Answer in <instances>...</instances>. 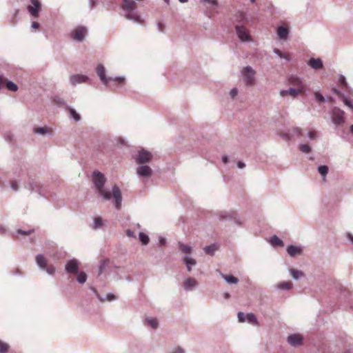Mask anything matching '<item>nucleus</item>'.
Instances as JSON below:
<instances>
[{
  "instance_id": "11",
  "label": "nucleus",
  "mask_w": 353,
  "mask_h": 353,
  "mask_svg": "<svg viewBox=\"0 0 353 353\" xmlns=\"http://www.w3.org/2000/svg\"><path fill=\"white\" fill-rule=\"evenodd\" d=\"M305 89L295 88H290L287 90H281L279 92V94L282 97H285L286 96H291L293 99H295L298 97L300 93L303 92Z\"/></svg>"
},
{
  "instance_id": "19",
  "label": "nucleus",
  "mask_w": 353,
  "mask_h": 353,
  "mask_svg": "<svg viewBox=\"0 0 353 353\" xmlns=\"http://www.w3.org/2000/svg\"><path fill=\"white\" fill-rule=\"evenodd\" d=\"M90 290L94 292V294L96 295L97 298L99 299L100 302H104L105 301H112L117 300V297L115 295L112 294H107L105 298H103L99 294V292L94 288L91 287Z\"/></svg>"
},
{
  "instance_id": "28",
  "label": "nucleus",
  "mask_w": 353,
  "mask_h": 353,
  "mask_svg": "<svg viewBox=\"0 0 353 353\" xmlns=\"http://www.w3.org/2000/svg\"><path fill=\"white\" fill-rule=\"evenodd\" d=\"M109 263L110 260L108 259H102L100 261V264L99 265V276L103 273L104 269L108 265Z\"/></svg>"
},
{
  "instance_id": "27",
  "label": "nucleus",
  "mask_w": 353,
  "mask_h": 353,
  "mask_svg": "<svg viewBox=\"0 0 353 353\" xmlns=\"http://www.w3.org/2000/svg\"><path fill=\"white\" fill-rule=\"evenodd\" d=\"M270 243L273 246L282 247L283 246V241L280 239L277 236H273L270 239Z\"/></svg>"
},
{
  "instance_id": "5",
  "label": "nucleus",
  "mask_w": 353,
  "mask_h": 353,
  "mask_svg": "<svg viewBox=\"0 0 353 353\" xmlns=\"http://www.w3.org/2000/svg\"><path fill=\"white\" fill-rule=\"evenodd\" d=\"M243 81L247 85L254 83L256 71L250 65L245 66L241 71Z\"/></svg>"
},
{
  "instance_id": "40",
  "label": "nucleus",
  "mask_w": 353,
  "mask_h": 353,
  "mask_svg": "<svg viewBox=\"0 0 353 353\" xmlns=\"http://www.w3.org/2000/svg\"><path fill=\"white\" fill-rule=\"evenodd\" d=\"M34 134H43L46 133H50V130L47 127H40L34 129Z\"/></svg>"
},
{
  "instance_id": "45",
  "label": "nucleus",
  "mask_w": 353,
  "mask_h": 353,
  "mask_svg": "<svg viewBox=\"0 0 353 353\" xmlns=\"http://www.w3.org/2000/svg\"><path fill=\"white\" fill-rule=\"evenodd\" d=\"M314 95L315 99L319 102H324L325 101V97L319 92H315Z\"/></svg>"
},
{
  "instance_id": "52",
  "label": "nucleus",
  "mask_w": 353,
  "mask_h": 353,
  "mask_svg": "<svg viewBox=\"0 0 353 353\" xmlns=\"http://www.w3.org/2000/svg\"><path fill=\"white\" fill-rule=\"evenodd\" d=\"M238 94V90L236 88H232L230 92V95L232 99H234Z\"/></svg>"
},
{
  "instance_id": "8",
  "label": "nucleus",
  "mask_w": 353,
  "mask_h": 353,
  "mask_svg": "<svg viewBox=\"0 0 353 353\" xmlns=\"http://www.w3.org/2000/svg\"><path fill=\"white\" fill-rule=\"evenodd\" d=\"M87 33V30L83 26H78L74 28L70 33L71 37L77 42H82Z\"/></svg>"
},
{
  "instance_id": "44",
  "label": "nucleus",
  "mask_w": 353,
  "mask_h": 353,
  "mask_svg": "<svg viewBox=\"0 0 353 353\" xmlns=\"http://www.w3.org/2000/svg\"><path fill=\"white\" fill-rule=\"evenodd\" d=\"M339 81L343 86V88L345 89H347L348 85H347V83L346 81V79H345V77L343 75H342V74L340 75L339 79Z\"/></svg>"
},
{
  "instance_id": "21",
  "label": "nucleus",
  "mask_w": 353,
  "mask_h": 353,
  "mask_svg": "<svg viewBox=\"0 0 353 353\" xmlns=\"http://www.w3.org/2000/svg\"><path fill=\"white\" fill-rule=\"evenodd\" d=\"M307 64L314 70H319L323 68V61L320 58H311L308 60Z\"/></svg>"
},
{
  "instance_id": "9",
  "label": "nucleus",
  "mask_w": 353,
  "mask_h": 353,
  "mask_svg": "<svg viewBox=\"0 0 353 353\" xmlns=\"http://www.w3.org/2000/svg\"><path fill=\"white\" fill-rule=\"evenodd\" d=\"M30 1L32 5L28 6L27 10L31 16L38 18L41 10V3L39 0H30Z\"/></svg>"
},
{
  "instance_id": "37",
  "label": "nucleus",
  "mask_w": 353,
  "mask_h": 353,
  "mask_svg": "<svg viewBox=\"0 0 353 353\" xmlns=\"http://www.w3.org/2000/svg\"><path fill=\"white\" fill-rule=\"evenodd\" d=\"M299 150L303 153L307 154V153H310L311 152L312 148H311V147L310 146V145L308 143H303V144H300L299 145Z\"/></svg>"
},
{
  "instance_id": "26",
  "label": "nucleus",
  "mask_w": 353,
  "mask_h": 353,
  "mask_svg": "<svg viewBox=\"0 0 353 353\" xmlns=\"http://www.w3.org/2000/svg\"><path fill=\"white\" fill-rule=\"evenodd\" d=\"M217 248L218 245L216 244H212L210 245L205 246L203 248V251L205 252V254L213 256Z\"/></svg>"
},
{
  "instance_id": "32",
  "label": "nucleus",
  "mask_w": 353,
  "mask_h": 353,
  "mask_svg": "<svg viewBox=\"0 0 353 353\" xmlns=\"http://www.w3.org/2000/svg\"><path fill=\"white\" fill-rule=\"evenodd\" d=\"M103 225V219L100 216L95 217L93 220L92 228L97 230Z\"/></svg>"
},
{
  "instance_id": "20",
  "label": "nucleus",
  "mask_w": 353,
  "mask_h": 353,
  "mask_svg": "<svg viewBox=\"0 0 353 353\" xmlns=\"http://www.w3.org/2000/svg\"><path fill=\"white\" fill-rule=\"evenodd\" d=\"M183 263L185 264L187 270L190 272L193 266L196 265V261L189 255H185L183 258Z\"/></svg>"
},
{
  "instance_id": "61",
  "label": "nucleus",
  "mask_w": 353,
  "mask_h": 353,
  "mask_svg": "<svg viewBox=\"0 0 353 353\" xmlns=\"http://www.w3.org/2000/svg\"><path fill=\"white\" fill-rule=\"evenodd\" d=\"M281 136L285 140H289L291 138L290 134H288V133H283V134H282Z\"/></svg>"
},
{
  "instance_id": "30",
  "label": "nucleus",
  "mask_w": 353,
  "mask_h": 353,
  "mask_svg": "<svg viewBox=\"0 0 353 353\" xmlns=\"http://www.w3.org/2000/svg\"><path fill=\"white\" fill-rule=\"evenodd\" d=\"M318 172L321 175V176L323 177V179L325 181V177L327 174V172H328V167L327 165H319L318 167Z\"/></svg>"
},
{
  "instance_id": "10",
  "label": "nucleus",
  "mask_w": 353,
  "mask_h": 353,
  "mask_svg": "<svg viewBox=\"0 0 353 353\" xmlns=\"http://www.w3.org/2000/svg\"><path fill=\"white\" fill-rule=\"evenodd\" d=\"M152 154H151V152L145 150H141L139 151L138 154H137L135 161L138 164L141 165L150 162L152 160Z\"/></svg>"
},
{
  "instance_id": "64",
  "label": "nucleus",
  "mask_w": 353,
  "mask_h": 353,
  "mask_svg": "<svg viewBox=\"0 0 353 353\" xmlns=\"http://www.w3.org/2000/svg\"><path fill=\"white\" fill-rule=\"evenodd\" d=\"M347 239L350 240V241L353 243V234H350V233H348L347 234Z\"/></svg>"
},
{
  "instance_id": "13",
  "label": "nucleus",
  "mask_w": 353,
  "mask_h": 353,
  "mask_svg": "<svg viewBox=\"0 0 353 353\" xmlns=\"http://www.w3.org/2000/svg\"><path fill=\"white\" fill-rule=\"evenodd\" d=\"M199 283L197 281L192 277L187 278L182 284V288L185 291H192L197 288Z\"/></svg>"
},
{
  "instance_id": "47",
  "label": "nucleus",
  "mask_w": 353,
  "mask_h": 353,
  "mask_svg": "<svg viewBox=\"0 0 353 353\" xmlns=\"http://www.w3.org/2000/svg\"><path fill=\"white\" fill-rule=\"evenodd\" d=\"M33 232H34L33 229H30L28 230H23L21 229H19L17 230V233L21 234V235H28V234H30L31 233H32Z\"/></svg>"
},
{
  "instance_id": "7",
  "label": "nucleus",
  "mask_w": 353,
  "mask_h": 353,
  "mask_svg": "<svg viewBox=\"0 0 353 353\" xmlns=\"http://www.w3.org/2000/svg\"><path fill=\"white\" fill-rule=\"evenodd\" d=\"M236 35L242 42H250L252 41V37L249 31L243 26H236L235 27Z\"/></svg>"
},
{
  "instance_id": "54",
  "label": "nucleus",
  "mask_w": 353,
  "mask_h": 353,
  "mask_svg": "<svg viewBox=\"0 0 353 353\" xmlns=\"http://www.w3.org/2000/svg\"><path fill=\"white\" fill-rule=\"evenodd\" d=\"M6 79L3 77L2 75H0V89L5 86L6 83Z\"/></svg>"
},
{
  "instance_id": "55",
  "label": "nucleus",
  "mask_w": 353,
  "mask_h": 353,
  "mask_svg": "<svg viewBox=\"0 0 353 353\" xmlns=\"http://www.w3.org/2000/svg\"><path fill=\"white\" fill-rule=\"evenodd\" d=\"M125 233H126V235L128 237L136 238L134 232L132 230H130V229L127 230Z\"/></svg>"
},
{
  "instance_id": "58",
  "label": "nucleus",
  "mask_w": 353,
  "mask_h": 353,
  "mask_svg": "<svg viewBox=\"0 0 353 353\" xmlns=\"http://www.w3.org/2000/svg\"><path fill=\"white\" fill-rule=\"evenodd\" d=\"M274 53H275L279 57L281 58L283 57V54L279 49L274 48L273 50Z\"/></svg>"
},
{
  "instance_id": "33",
  "label": "nucleus",
  "mask_w": 353,
  "mask_h": 353,
  "mask_svg": "<svg viewBox=\"0 0 353 353\" xmlns=\"http://www.w3.org/2000/svg\"><path fill=\"white\" fill-rule=\"evenodd\" d=\"M178 244H179V248L181 252L186 253V254L191 252V251H192L191 246H190L188 245L183 244L181 242H179Z\"/></svg>"
},
{
  "instance_id": "22",
  "label": "nucleus",
  "mask_w": 353,
  "mask_h": 353,
  "mask_svg": "<svg viewBox=\"0 0 353 353\" xmlns=\"http://www.w3.org/2000/svg\"><path fill=\"white\" fill-rule=\"evenodd\" d=\"M287 252L290 256H295L296 255H300L302 254V249L294 245H290L287 247Z\"/></svg>"
},
{
  "instance_id": "49",
  "label": "nucleus",
  "mask_w": 353,
  "mask_h": 353,
  "mask_svg": "<svg viewBox=\"0 0 353 353\" xmlns=\"http://www.w3.org/2000/svg\"><path fill=\"white\" fill-rule=\"evenodd\" d=\"M170 353H185V350L180 346L175 347Z\"/></svg>"
},
{
  "instance_id": "6",
  "label": "nucleus",
  "mask_w": 353,
  "mask_h": 353,
  "mask_svg": "<svg viewBox=\"0 0 353 353\" xmlns=\"http://www.w3.org/2000/svg\"><path fill=\"white\" fill-rule=\"evenodd\" d=\"M24 188L31 192H37L40 196H43L46 194V190L43 187L37 182L34 181L32 179H30L27 183L24 184Z\"/></svg>"
},
{
  "instance_id": "39",
  "label": "nucleus",
  "mask_w": 353,
  "mask_h": 353,
  "mask_svg": "<svg viewBox=\"0 0 353 353\" xmlns=\"http://www.w3.org/2000/svg\"><path fill=\"white\" fill-rule=\"evenodd\" d=\"M77 280L80 284H83L87 280L86 274L84 272H80L78 274Z\"/></svg>"
},
{
  "instance_id": "59",
  "label": "nucleus",
  "mask_w": 353,
  "mask_h": 353,
  "mask_svg": "<svg viewBox=\"0 0 353 353\" xmlns=\"http://www.w3.org/2000/svg\"><path fill=\"white\" fill-rule=\"evenodd\" d=\"M31 27L34 29V30H37L39 28V23L36 22V21H32V24H31Z\"/></svg>"
},
{
  "instance_id": "34",
  "label": "nucleus",
  "mask_w": 353,
  "mask_h": 353,
  "mask_svg": "<svg viewBox=\"0 0 353 353\" xmlns=\"http://www.w3.org/2000/svg\"><path fill=\"white\" fill-rule=\"evenodd\" d=\"M145 323L150 326L153 329H156L158 327V321L156 319L149 318L145 320Z\"/></svg>"
},
{
  "instance_id": "2",
  "label": "nucleus",
  "mask_w": 353,
  "mask_h": 353,
  "mask_svg": "<svg viewBox=\"0 0 353 353\" xmlns=\"http://www.w3.org/2000/svg\"><path fill=\"white\" fill-rule=\"evenodd\" d=\"M97 73L98 77L100 79V81L101 83L107 85L110 81H113L117 85H120L123 83L124 82V77H119L115 78L112 77H108L105 74V68L102 64H99L97 68Z\"/></svg>"
},
{
  "instance_id": "35",
  "label": "nucleus",
  "mask_w": 353,
  "mask_h": 353,
  "mask_svg": "<svg viewBox=\"0 0 353 353\" xmlns=\"http://www.w3.org/2000/svg\"><path fill=\"white\" fill-rule=\"evenodd\" d=\"M69 113L70 117L74 119L75 121H79L81 120V116L76 112V110L73 108L69 109Z\"/></svg>"
},
{
  "instance_id": "23",
  "label": "nucleus",
  "mask_w": 353,
  "mask_h": 353,
  "mask_svg": "<svg viewBox=\"0 0 353 353\" xmlns=\"http://www.w3.org/2000/svg\"><path fill=\"white\" fill-rule=\"evenodd\" d=\"M289 30L284 26H280L277 28V34L281 39L285 40L288 38Z\"/></svg>"
},
{
  "instance_id": "43",
  "label": "nucleus",
  "mask_w": 353,
  "mask_h": 353,
  "mask_svg": "<svg viewBox=\"0 0 353 353\" xmlns=\"http://www.w3.org/2000/svg\"><path fill=\"white\" fill-rule=\"evenodd\" d=\"M307 137L310 140H315L317 138V132L314 130H311L307 133Z\"/></svg>"
},
{
  "instance_id": "41",
  "label": "nucleus",
  "mask_w": 353,
  "mask_h": 353,
  "mask_svg": "<svg viewBox=\"0 0 353 353\" xmlns=\"http://www.w3.org/2000/svg\"><path fill=\"white\" fill-rule=\"evenodd\" d=\"M9 349V345L0 341V353H7Z\"/></svg>"
},
{
  "instance_id": "1",
  "label": "nucleus",
  "mask_w": 353,
  "mask_h": 353,
  "mask_svg": "<svg viewBox=\"0 0 353 353\" xmlns=\"http://www.w3.org/2000/svg\"><path fill=\"white\" fill-rule=\"evenodd\" d=\"M92 182L99 196L105 201H109L113 198L114 207L117 210H120L121 208L122 195L119 187L117 185H113L112 192H110L104 189L106 178L103 173L98 170H95L92 172Z\"/></svg>"
},
{
  "instance_id": "50",
  "label": "nucleus",
  "mask_w": 353,
  "mask_h": 353,
  "mask_svg": "<svg viewBox=\"0 0 353 353\" xmlns=\"http://www.w3.org/2000/svg\"><path fill=\"white\" fill-rule=\"evenodd\" d=\"M237 316H238V319H239V322H245V321L246 314H245L243 312H239Z\"/></svg>"
},
{
  "instance_id": "12",
  "label": "nucleus",
  "mask_w": 353,
  "mask_h": 353,
  "mask_svg": "<svg viewBox=\"0 0 353 353\" xmlns=\"http://www.w3.org/2000/svg\"><path fill=\"white\" fill-rule=\"evenodd\" d=\"M303 337L300 334H293L288 336L287 341L293 346L297 347L302 345Z\"/></svg>"
},
{
  "instance_id": "18",
  "label": "nucleus",
  "mask_w": 353,
  "mask_h": 353,
  "mask_svg": "<svg viewBox=\"0 0 353 353\" xmlns=\"http://www.w3.org/2000/svg\"><path fill=\"white\" fill-rule=\"evenodd\" d=\"M236 216V214L234 212L228 213L225 211H221L219 212V217L220 220L234 219L236 223H240V222L238 221Z\"/></svg>"
},
{
  "instance_id": "29",
  "label": "nucleus",
  "mask_w": 353,
  "mask_h": 353,
  "mask_svg": "<svg viewBox=\"0 0 353 353\" xmlns=\"http://www.w3.org/2000/svg\"><path fill=\"white\" fill-rule=\"evenodd\" d=\"M223 279L230 284H236L239 279L233 275H223L222 274Z\"/></svg>"
},
{
  "instance_id": "46",
  "label": "nucleus",
  "mask_w": 353,
  "mask_h": 353,
  "mask_svg": "<svg viewBox=\"0 0 353 353\" xmlns=\"http://www.w3.org/2000/svg\"><path fill=\"white\" fill-rule=\"evenodd\" d=\"M201 1L212 7L218 6L217 0H201Z\"/></svg>"
},
{
  "instance_id": "36",
  "label": "nucleus",
  "mask_w": 353,
  "mask_h": 353,
  "mask_svg": "<svg viewBox=\"0 0 353 353\" xmlns=\"http://www.w3.org/2000/svg\"><path fill=\"white\" fill-rule=\"evenodd\" d=\"M139 239L141 241V242L143 244V245H148L149 241H150V239H149V236L143 233V232H140L139 234Z\"/></svg>"
},
{
  "instance_id": "48",
  "label": "nucleus",
  "mask_w": 353,
  "mask_h": 353,
  "mask_svg": "<svg viewBox=\"0 0 353 353\" xmlns=\"http://www.w3.org/2000/svg\"><path fill=\"white\" fill-rule=\"evenodd\" d=\"M292 135H296L297 137L302 136V130L300 128L296 127L292 129Z\"/></svg>"
},
{
  "instance_id": "16",
  "label": "nucleus",
  "mask_w": 353,
  "mask_h": 353,
  "mask_svg": "<svg viewBox=\"0 0 353 353\" xmlns=\"http://www.w3.org/2000/svg\"><path fill=\"white\" fill-rule=\"evenodd\" d=\"M152 173V170L147 165H141L137 168V174L139 176L150 177Z\"/></svg>"
},
{
  "instance_id": "51",
  "label": "nucleus",
  "mask_w": 353,
  "mask_h": 353,
  "mask_svg": "<svg viewBox=\"0 0 353 353\" xmlns=\"http://www.w3.org/2000/svg\"><path fill=\"white\" fill-rule=\"evenodd\" d=\"M10 187L14 191L19 190V185L16 181H12L10 182Z\"/></svg>"
},
{
  "instance_id": "56",
  "label": "nucleus",
  "mask_w": 353,
  "mask_h": 353,
  "mask_svg": "<svg viewBox=\"0 0 353 353\" xmlns=\"http://www.w3.org/2000/svg\"><path fill=\"white\" fill-rule=\"evenodd\" d=\"M157 28H158L159 32H163V30L165 29L164 23L163 22H159L157 23Z\"/></svg>"
},
{
  "instance_id": "57",
  "label": "nucleus",
  "mask_w": 353,
  "mask_h": 353,
  "mask_svg": "<svg viewBox=\"0 0 353 353\" xmlns=\"http://www.w3.org/2000/svg\"><path fill=\"white\" fill-rule=\"evenodd\" d=\"M159 243L161 245H165L166 243V240L163 236H159Z\"/></svg>"
},
{
  "instance_id": "4",
  "label": "nucleus",
  "mask_w": 353,
  "mask_h": 353,
  "mask_svg": "<svg viewBox=\"0 0 353 353\" xmlns=\"http://www.w3.org/2000/svg\"><path fill=\"white\" fill-rule=\"evenodd\" d=\"M36 263L39 268L46 271L48 274L52 275L55 272V268L52 265H48L46 259L42 254H39L35 258Z\"/></svg>"
},
{
  "instance_id": "42",
  "label": "nucleus",
  "mask_w": 353,
  "mask_h": 353,
  "mask_svg": "<svg viewBox=\"0 0 353 353\" xmlns=\"http://www.w3.org/2000/svg\"><path fill=\"white\" fill-rule=\"evenodd\" d=\"M341 99L343 101L344 104L347 105L348 108H350L351 110H353V104L350 100L347 99L345 95H343V97H341Z\"/></svg>"
},
{
  "instance_id": "3",
  "label": "nucleus",
  "mask_w": 353,
  "mask_h": 353,
  "mask_svg": "<svg viewBox=\"0 0 353 353\" xmlns=\"http://www.w3.org/2000/svg\"><path fill=\"white\" fill-rule=\"evenodd\" d=\"M330 118L332 123L336 126L339 127L345 124V112L338 107H334L330 111Z\"/></svg>"
},
{
  "instance_id": "31",
  "label": "nucleus",
  "mask_w": 353,
  "mask_h": 353,
  "mask_svg": "<svg viewBox=\"0 0 353 353\" xmlns=\"http://www.w3.org/2000/svg\"><path fill=\"white\" fill-rule=\"evenodd\" d=\"M245 321H247L249 323L252 324V325H256L257 324L256 317V316L253 313H248V314H246Z\"/></svg>"
},
{
  "instance_id": "14",
  "label": "nucleus",
  "mask_w": 353,
  "mask_h": 353,
  "mask_svg": "<svg viewBox=\"0 0 353 353\" xmlns=\"http://www.w3.org/2000/svg\"><path fill=\"white\" fill-rule=\"evenodd\" d=\"M89 77L83 74H73L70 77V83L75 86L77 84L87 83L89 81Z\"/></svg>"
},
{
  "instance_id": "53",
  "label": "nucleus",
  "mask_w": 353,
  "mask_h": 353,
  "mask_svg": "<svg viewBox=\"0 0 353 353\" xmlns=\"http://www.w3.org/2000/svg\"><path fill=\"white\" fill-rule=\"evenodd\" d=\"M332 91L339 97V98L341 99V97H343L344 94H343L339 89L334 88L332 89Z\"/></svg>"
},
{
  "instance_id": "38",
  "label": "nucleus",
  "mask_w": 353,
  "mask_h": 353,
  "mask_svg": "<svg viewBox=\"0 0 353 353\" xmlns=\"http://www.w3.org/2000/svg\"><path fill=\"white\" fill-rule=\"evenodd\" d=\"M5 86H6V88L9 90L12 91V92H16L18 90V86L17 85V84H15L14 83H13L12 81H6Z\"/></svg>"
},
{
  "instance_id": "60",
  "label": "nucleus",
  "mask_w": 353,
  "mask_h": 353,
  "mask_svg": "<svg viewBox=\"0 0 353 353\" xmlns=\"http://www.w3.org/2000/svg\"><path fill=\"white\" fill-rule=\"evenodd\" d=\"M237 167L240 169H242L245 167V164L243 161H239L237 163Z\"/></svg>"
},
{
  "instance_id": "25",
  "label": "nucleus",
  "mask_w": 353,
  "mask_h": 353,
  "mask_svg": "<svg viewBox=\"0 0 353 353\" xmlns=\"http://www.w3.org/2000/svg\"><path fill=\"white\" fill-rule=\"evenodd\" d=\"M292 287L293 284L291 281L281 282L276 285V288L281 290H290Z\"/></svg>"
},
{
  "instance_id": "17",
  "label": "nucleus",
  "mask_w": 353,
  "mask_h": 353,
  "mask_svg": "<svg viewBox=\"0 0 353 353\" xmlns=\"http://www.w3.org/2000/svg\"><path fill=\"white\" fill-rule=\"evenodd\" d=\"M288 81L290 85L294 86L295 88H301L302 89H305L301 79L296 75H290L288 78Z\"/></svg>"
},
{
  "instance_id": "63",
  "label": "nucleus",
  "mask_w": 353,
  "mask_h": 353,
  "mask_svg": "<svg viewBox=\"0 0 353 353\" xmlns=\"http://www.w3.org/2000/svg\"><path fill=\"white\" fill-rule=\"evenodd\" d=\"M222 162L223 163H225V164L228 162V156L224 155V156L222 157Z\"/></svg>"
},
{
  "instance_id": "15",
  "label": "nucleus",
  "mask_w": 353,
  "mask_h": 353,
  "mask_svg": "<svg viewBox=\"0 0 353 353\" xmlns=\"http://www.w3.org/2000/svg\"><path fill=\"white\" fill-rule=\"evenodd\" d=\"M65 271L68 274H76L78 272L79 270V262L76 259H70L69 260L65 267Z\"/></svg>"
},
{
  "instance_id": "24",
  "label": "nucleus",
  "mask_w": 353,
  "mask_h": 353,
  "mask_svg": "<svg viewBox=\"0 0 353 353\" xmlns=\"http://www.w3.org/2000/svg\"><path fill=\"white\" fill-rule=\"evenodd\" d=\"M289 273L292 278L294 280H299L304 276V273L301 270L294 269L293 268H289Z\"/></svg>"
},
{
  "instance_id": "62",
  "label": "nucleus",
  "mask_w": 353,
  "mask_h": 353,
  "mask_svg": "<svg viewBox=\"0 0 353 353\" xmlns=\"http://www.w3.org/2000/svg\"><path fill=\"white\" fill-rule=\"evenodd\" d=\"M96 1L95 0H90L89 5L90 8H93L95 6Z\"/></svg>"
}]
</instances>
